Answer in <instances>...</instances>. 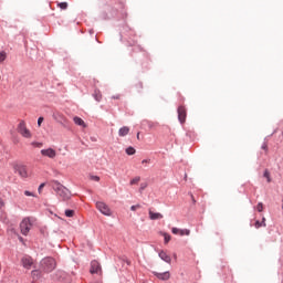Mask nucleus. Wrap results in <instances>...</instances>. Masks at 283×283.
Returning <instances> with one entry per match:
<instances>
[{
    "label": "nucleus",
    "mask_w": 283,
    "mask_h": 283,
    "mask_svg": "<svg viewBox=\"0 0 283 283\" xmlns=\"http://www.w3.org/2000/svg\"><path fill=\"white\" fill-rule=\"evenodd\" d=\"M57 7H60L61 10H67V2H59Z\"/></svg>",
    "instance_id": "nucleus-21"
},
{
    "label": "nucleus",
    "mask_w": 283,
    "mask_h": 283,
    "mask_svg": "<svg viewBox=\"0 0 283 283\" xmlns=\"http://www.w3.org/2000/svg\"><path fill=\"white\" fill-rule=\"evenodd\" d=\"M148 213L151 220H163V213L154 212L151 210H149Z\"/></svg>",
    "instance_id": "nucleus-15"
},
{
    "label": "nucleus",
    "mask_w": 283,
    "mask_h": 283,
    "mask_svg": "<svg viewBox=\"0 0 283 283\" xmlns=\"http://www.w3.org/2000/svg\"><path fill=\"white\" fill-rule=\"evenodd\" d=\"M261 223H263V227H266V218L263 217Z\"/></svg>",
    "instance_id": "nucleus-37"
},
{
    "label": "nucleus",
    "mask_w": 283,
    "mask_h": 283,
    "mask_svg": "<svg viewBox=\"0 0 283 283\" xmlns=\"http://www.w3.org/2000/svg\"><path fill=\"white\" fill-rule=\"evenodd\" d=\"M45 187V184H41L38 188L39 193H41V191H43V188Z\"/></svg>",
    "instance_id": "nucleus-33"
},
{
    "label": "nucleus",
    "mask_w": 283,
    "mask_h": 283,
    "mask_svg": "<svg viewBox=\"0 0 283 283\" xmlns=\"http://www.w3.org/2000/svg\"><path fill=\"white\" fill-rule=\"evenodd\" d=\"M139 87H143V83H139Z\"/></svg>",
    "instance_id": "nucleus-41"
},
{
    "label": "nucleus",
    "mask_w": 283,
    "mask_h": 283,
    "mask_svg": "<svg viewBox=\"0 0 283 283\" xmlns=\"http://www.w3.org/2000/svg\"><path fill=\"white\" fill-rule=\"evenodd\" d=\"M31 277L33 280V282H36V280L41 279V270H33L31 272Z\"/></svg>",
    "instance_id": "nucleus-16"
},
{
    "label": "nucleus",
    "mask_w": 283,
    "mask_h": 283,
    "mask_svg": "<svg viewBox=\"0 0 283 283\" xmlns=\"http://www.w3.org/2000/svg\"><path fill=\"white\" fill-rule=\"evenodd\" d=\"M93 97L95 98V101H97V103H101V101H103V94H101V91H95Z\"/></svg>",
    "instance_id": "nucleus-18"
},
{
    "label": "nucleus",
    "mask_w": 283,
    "mask_h": 283,
    "mask_svg": "<svg viewBox=\"0 0 283 283\" xmlns=\"http://www.w3.org/2000/svg\"><path fill=\"white\" fill-rule=\"evenodd\" d=\"M20 241L23 242V238L20 237Z\"/></svg>",
    "instance_id": "nucleus-42"
},
{
    "label": "nucleus",
    "mask_w": 283,
    "mask_h": 283,
    "mask_svg": "<svg viewBox=\"0 0 283 283\" xmlns=\"http://www.w3.org/2000/svg\"><path fill=\"white\" fill-rule=\"evenodd\" d=\"M30 229H32V223L30 222V219H23L20 223V231L22 235H27L28 233H30Z\"/></svg>",
    "instance_id": "nucleus-3"
},
{
    "label": "nucleus",
    "mask_w": 283,
    "mask_h": 283,
    "mask_svg": "<svg viewBox=\"0 0 283 283\" xmlns=\"http://www.w3.org/2000/svg\"><path fill=\"white\" fill-rule=\"evenodd\" d=\"M21 264L23 269H27V271H30V269L34 266V259H32V256L30 255H24L21 259Z\"/></svg>",
    "instance_id": "nucleus-5"
},
{
    "label": "nucleus",
    "mask_w": 283,
    "mask_h": 283,
    "mask_svg": "<svg viewBox=\"0 0 283 283\" xmlns=\"http://www.w3.org/2000/svg\"><path fill=\"white\" fill-rule=\"evenodd\" d=\"M254 227L255 229H260L261 227H264V223L262 221H255Z\"/></svg>",
    "instance_id": "nucleus-29"
},
{
    "label": "nucleus",
    "mask_w": 283,
    "mask_h": 283,
    "mask_svg": "<svg viewBox=\"0 0 283 283\" xmlns=\"http://www.w3.org/2000/svg\"><path fill=\"white\" fill-rule=\"evenodd\" d=\"M262 149H268L266 144H264V145L262 146Z\"/></svg>",
    "instance_id": "nucleus-39"
},
{
    "label": "nucleus",
    "mask_w": 283,
    "mask_h": 283,
    "mask_svg": "<svg viewBox=\"0 0 283 283\" xmlns=\"http://www.w3.org/2000/svg\"><path fill=\"white\" fill-rule=\"evenodd\" d=\"M161 235L164 237L165 243H169V241L171 240V235L167 232H163Z\"/></svg>",
    "instance_id": "nucleus-20"
},
{
    "label": "nucleus",
    "mask_w": 283,
    "mask_h": 283,
    "mask_svg": "<svg viewBox=\"0 0 283 283\" xmlns=\"http://www.w3.org/2000/svg\"><path fill=\"white\" fill-rule=\"evenodd\" d=\"M41 154L46 158H56V150L53 148L42 149Z\"/></svg>",
    "instance_id": "nucleus-9"
},
{
    "label": "nucleus",
    "mask_w": 283,
    "mask_h": 283,
    "mask_svg": "<svg viewBox=\"0 0 283 283\" xmlns=\"http://www.w3.org/2000/svg\"><path fill=\"white\" fill-rule=\"evenodd\" d=\"M145 189H147V184H142L140 185V191H145Z\"/></svg>",
    "instance_id": "nucleus-35"
},
{
    "label": "nucleus",
    "mask_w": 283,
    "mask_h": 283,
    "mask_svg": "<svg viewBox=\"0 0 283 283\" xmlns=\"http://www.w3.org/2000/svg\"><path fill=\"white\" fill-rule=\"evenodd\" d=\"M43 273H52L56 269V261L53 258H44L40 261Z\"/></svg>",
    "instance_id": "nucleus-2"
},
{
    "label": "nucleus",
    "mask_w": 283,
    "mask_h": 283,
    "mask_svg": "<svg viewBox=\"0 0 283 283\" xmlns=\"http://www.w3.org/2000/svg\"><path fill=\"white\" fill-rule=\"evenodd\" d=\"M148 163H150L149 159H144V160L142 161V165H148Z\"/></svg>",
    "instance_id": "nucleus-36"
},
{
    "label": "nucleus",
    "mask_w": 283,
    "mask_h": 283,
    "mask_svg": "<svg viewBox=\"0 0 283 283\" xmlns=\"http://www.w3.org/2000/svg\"><path fill=\"white\" fill-rule=\"evenodd\" d=\"M127 134H129V127L124 126V127L119 128L118 136L124 137V136H127Z\"/></svg>",
    "instance_id": "nucleus-17"
},
{
    "label": "nucleus",
    "mask_w": 283,
    "mask_h": 283,
    "mask_svg": "<svg viewBox=\"0 0 283 283\" xmlns=\"http://www.w3.org/2000/svg\"><path fill=\"white\" fill-rule=\"evenodd\" d=\"M91 273H101V263H98V261L91 262Z\"/></svg>",
    "instance_id": "nucleus-11"
},
{
    "label": "nucleus",
    "mask_w": 283,
    "mask_h": 283,
    "mask_svg": "<svg viewBox=\"0 0 283 283\" xmlns=\"http://www.w3.org/2000/svg\"><path fill=\"white\" fill-rule=\"evenodd\" d=\"M159 258L164 260V262H167V264H171V256H169L167 252H159Z\"/></svg>",
    "instance_id": "nucleus-13"
},
{
    "label": "nucleus",
    "mask_w": 283,
    "mask_h": 283,
    "mask_svg": "<svg viewBox=\"0 0 283 283\" xmlns=\"http://www.w3.org/2000/svg\"><path fill=\"white\" fill-rule=\"evenodd\" d=\"M15 171L21 178H29L30 174L28 172V167L23 165L15 166Z\"/></svg>",
    "instance_id": "nucleus-7"
},
{
    "label": "nucleus",
    "mask_w": 283,
    "mask_h": 283,
    "mask_svg": "<svg viewBox=\"0 0 283 283\" xmlns=\"http://www.w3.org/2000/svg\"><path fill=\"white\" fill-rule=\"evenodd\" d=\"M0 81H1V75H0Z\"/></svg>",
    "instance_id": "nucleus-43"
},
{
    "label": "nucleus",
    "mask_w": 283,
    "mask_h": 283,
    "mask_svg": "<svg viewBox=\"0 0 283 283\" xmlns=\"http://www.w3.org/2000/svg\"><path fill=\"white\" fill-rule=\"evenodd\" d=\"M52 189L56 192V196L61 198V200H70L72 198V192L65 186H63L59 181H52Z\"/></svg>",
    "instance_id": "nucleus-1"
},
{
    "label": "nucleus",
    "mask_w": 283,
    "mask_h": 283,
    "mask_svg": "<svg viewBox=\"0 0 283 283\" xmlns=\"http://www.w3.org/2000/svg\"><path fill=\"white\" fill-rule=\"evenodd\" d=\"M42 124H43V117H39V119H38V126L41 127Z\"/></svg>",
    "instance_id": "nucleus-34"
},
{
    "label": "nucleus",
    "mask_w": 283,
    "mask_h": 283,
    "mask_svg": "<svg viewBox=\"0 0 283 283\" xmlns=\"http://www.w3.org/2000/svg\"><path fill=\"white\" fill-rule=\"evenodd\" d=\"M112 98L113 101H120V94L113 95Z\"/></svg>",
    "instance_id": "nucleus-31"
},
{
    "label": "nucleus",
    "mask_w": 283,
    "mask_h": 283,
    "mask_svg": "<svg viewBox=\"0 0 283 283\" xmlns=\"http://www.w3.org/2000/svg\"><path fill=\"white\" fill-rule=\"evenodd\" d=\"M53 116H54L55 120H56L57 118L63 119V115H62L61 113H56V114L53 115Z\"/></svg>",
    "instance_id": "nucleus-32"
},
{
    "label": "nucleus",
    "mask_w": 283,
    "mask_h": 283,
    "mask_svg": "<svg viewBox=\"0 0 283 283\" xmlns=\"http://www.w3.org/2000/svg\"><path fill=\"white\" fill-rule=\"evenodd\" d=\"M18 132L23 136V138H32V133H30V129L25 126V122H20L18 126Z\"/></svg>",
    "instance_id": "nucleus-4"
},
{
    "label": "nucleus",
    "mask_w": 283,
    "mask_h": 283,
    "mask_svg": "<svg viewBox=\"0 0 283 283\" xmlns=\"http://www.w3.org/2000/svg\"><path fill=\"white\" fill-rule=\"evenodd\" d=\"M73 122L75 123V125H78L80 127H83L85 129V127H87V124H85V120H83V118L75 116L73 118Z\"/></svg>",
    "instance_id": "nucleus-14"
},
{
    "label": "nucleus",
    "mask_w": 283,
    "mask_h": 283,
    "mask_svg": "<svg viewBox=\"0 0 283 283\" xmlns=\"http://www.w3.org/2000/svg\"><path fill=\"white\" fill-rule=\"evenodd\" d=\"M6 59H7L6 51L0 52V63H3V61H6Z\"/></svg>",
    "instance_id": "nucleus-24"
},
{
    "label": "nucleus",
    "mask_w": 283,
    "mask_h": 283,
    "mask_svg": "<svg viewBox=\"0 0 283 283\" xmlns=\"http://www.w3.org/2000/svg\"><path fill=\"white\" fill-rule=\"evenodd\" d=\"M263 176L266 178L268 182H271V172H269V170H265Z\"/></svg>",
    "instance_id": "nucleus-25"
},
{
    "label": "nucleus",
    "mask_w": 283,
    "mask_h": 283,
    "mask_svg": "<svg viewBox=\"0 0 283 283\" xmlns=\"http://www.w3.org/2000/svg\"><path fill=\"white\" fill-rule=\"evenodd\" d=\"M137 138H140V133L137 134Z\"/></svg>",
    "instance_id": "nucleus-40"
},
{
    "label": "nucleus",
    "mask_w": 283,
    "mask_h": 283,
    "mask_svg": "<svg viewBox=\"0 0 283 283\" xmlns=\"http://www.w3.org/2000/svg\"><path fill=\"white\" fill-rule=\"evenodd\" d=\"M24 196H34V193L27 190V191H24Z\"/></svg>",
    "instance_id": "nucleus-38"
},
{
    "label": "nucleus",
    "mask_w": 283,
    "mask_h": 283,
    "mask_svg": "<svg viewBox=\"0 0 283 283\" xmlns=\"http://www.w3.org/2000/svg\"><path fill=\"white\" fill-rule=\"evenodd\" d=\"M126 154L127 156H134V154H136V148L129 146L128 148H126Z\"/></svg>",
    "instance_id": "nucleus-19"
},
{
    "label": "nucleus",
    "mask_w": 283,
    "mask_h": 283,
    "mask_svg": "<svg viewBox=\"0 0 283 283\" xmlns=\"http://www.w3.org/2000/svg\"><path fill=\"white\" fill-rule=\"evenodd\" d=\"M256 210H258L260 213H262V211H264V203L259 202V203L256 205Z\"/></svg>",
    "instance_id": "nucleus-23"
},
{
    "label": "nucleus",
    "mask_w": 283,
    "mask_h": 283,
    "mask_svg": "<svg viewBox=\"0 0 283 283\" xmlns=\"http://www.w3.org/2000/svg\"><path fill=\"white\" fill-rule=\"evenodd\" d=\"M140 205H135L130 207V211H136L137 209H140Z\"/></svg>",
    "instance_id": "nucleus-30"
},
{
    "label": "nucleus",
    "mask_w": 283,
    "mask_h": 283,
    "mask_svg": "<svg viewBox=\"0 0 283 283\" xmlns=\"http://www.w3.org/2000/svg\"><path fill=\"white\" fill-rule=\"evenodd\" d=\"M154 275H156L158 280H163V281H167L169 280V277H171V274L169 272H163V273L154 272Z\"/></svg>",
    "instance_id": "nucleus-12"
},
{
    "label": "nucleus",
    "mask_w": 283,
    "mask_h": 283,
    "mask_svg": "<svg viewBox=\"0 0 283 283\" xmlns=\"http://www.w3.org/2000/svg\"><path fill=\"white\" fill-rule=\"evenodd\" d=\"M3 207H4L3 200L0 199V218H3Z\"/></svg>",
    "instance_id": "nucleus-27"
},
{
    "label": "nucleus",
    "mask_w": 283,
    "mask_h": 283,
    "mask_svg": "<svg viewBox=\"0 0 283 283\" xmlns=\"http://www.w3.org/2000/svg\"><path fill=\"white\" fill-rule=\"evenodd\" d=\"M140 182V177H135L130 180V185L134 186V185H138Z\"/></svg>",
    "instance_id": "nucleus-22"
},
{
    "label": "nucleus",
    "mask_w": 283,
    "mask_h": 283,
    "mask_svg": "<svg viewBox=\"0 0 283 283\" xmlns=\"http://www.w3.org/2000/svg\"><path fill=\"white\" fill-rule=\"evenodd\" d=\"M178 118L179 123H185L187 120V108H185V106L178 107Z\"/></svg>",
    "instance_id": "nucleus-8"
},
{
    "label": "nucleus",
    "mask_w": 283,
    "mask_h": 283,
    "mask_svg": "<svg viewBox=\"0 0 283 283\" xmlns=\"http://www.w3.org/2000/svg\"><path fill=\"white\" fill-rule=\"evenodd\" d=\"M171 232L174 235H189L191 233V231L188 229L180 230L178 228H172Z\"/></svg>",
    "instance_id": "nucleus-10"
},
{
    "label": "nucleus",
    "mask_w": 283,
    "mask_h": 283,
    "mask_svg": "<svg viewBox=\"0 0 283 283\" xmlns=\"http://www.w3.org/2000/svg\"><path fill=\"white\" fill-rule=\"evenodd\" d=\"M90 180H94L95 182H99L101 181V177L91 175L90 176Z\"/></svg>",
    "instance_id": "nucleus-28"
},
{
    "label": "nucleus",
    "mask_w": 283,
    "mask_h": 283,
    "mask_svg": "<svg viewBox=\"0 0 283 283\" xmlns=\"http://www.w3.org/2000/svg\"><path fill=\"white\" fill-rule=\"evenodd\" d=\"M96 209H98L103 216H112V210L109 209V206L103 201L96 202Z\"/></svg>",
    "instance_id": "nucleus-6"
},
{
    "label": "nucleus",
    "mask_w": 283,
    "mask_h": 283,
    "mask_svg": "<svg viewBox=\"0 0 283 283\" xmlns=\"http://www.w3.org/2000/svg\"><path fill=\"white\" fill-rule=\"evenodd\" d=\"M65 216L66 218H74V210H66Z\"/></svg>",
    "instance_id": "nucleus-26"
}]
</instances>
